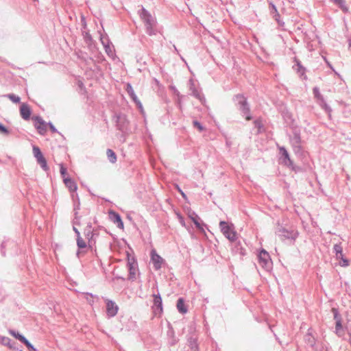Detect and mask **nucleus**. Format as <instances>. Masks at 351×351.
I'll list each match as a JSON object with an SVG mask.
<instances>
[{
  "label": "nucleus",
  "mask_w": 351,
  "mask_h": 351,
  "mask_svg": "<svg viewBox=\"0 0 351 351\" xmlns=\"http://www.w3.org/2000/svg\"><path fill=\"white\" fill-rule=\"evenodd\" d=\"M73 229L77 236V256H83L88 250L92 251L95 245V241L94 239V230L91 223L86 218L75 217Z\"/></svg>",
  "instance_id": "1"
},
{
  "label": "nucleus",
  "mask_w": 351,
  "mask_h": 351,
  "mask_svg": "<svg viewBox=\"0 0 351 351\" xmlns=\"http://www.w3.org/2000/svg\"><path fill=\"white\" fill-rule=\"evenodd\" d=\"M219 226L223 234L230 241H234L237 239V233L233 224L226 221H221Z\"/></svg>",
  "instance_id": "2"
},
{
  "label": "nucleus",
  "mask_w": 351,
  "mask_h": 351,
  "mask_svg": "<svg viewBox=\"0 0 351 351\" xmlns=\"http://www.w3.org/2000/svg\"><path fill=\"white\" fill-rule=\"evenodd\" d=\"M259 265L265 269L271 268L272 262L269 253L265 250H262L258 256Z\"/></svg>",
  "instance_id": "3"
},
{
  "label": "nucleus",
  "mask_w": 351,
  "mask_h": 351,
  "mask_svg": "<svg viewBox=\"0 0 351 351\" xmlns=\"http://www.w3.org/2000/svg\"><path fill=\"white\" fill-rule=\"evenodd\" d=\"M336 258L339 261V264L341 267H348L350 264L349 261L344 257L343 249L340 244H336L334 246Z\"/></svg>",
  "instance_id": "4"
},
{
  "label": "nucleus",
  "mask_w": 351,
  "mask_h": 351,
  "mask_svg": "<svg viewBox=\"0 0 351 351\" xmlns=\"http://www.w3.org/2000/svg\"><path fill=\"white\" fill-rule=\"evenodd\" d=\"M32 119L38 132L41 135L45 134L47 131V123L40 117H33Z\"/></svg>",
  "instance_id": "5"
},
{
  "label": "nucleus",
  "mask_w": 351,
  "mask_h": 351,
  "mask_svg": "<svg viewBox=\"0 0 351 351\" xmlns=\"http://www.w3.org/2000/svg\"><path fill=\"white\" fill-rule=\"evenodd\" d=\"M33 153L34 155V157L36 158V160L38 164L41 166V167L47 170V160L43 156L40 149L38 147L34 146L33 147Z\"/></svg>",
  "instance_id": "6"
},
{
  "label": "nucleus",
  "mask_w": 351,
  "mask_h": 351,
  "mask_svg": "<svg viewBox=\"0 0 351 351\" xmlns=\"http://www.w3.org/2000/svg\"><path fill=\"white\" fill-rule=\"evenodd\" d=\"M151 261L156 270L160 269L165 262L164 259L157 254L155 250L151 251Z\"/></svg>",
  "instance_id": "7"
},
{
  "label": "nucleus",
  "mask_w": 351,
  "mask_h": 351,
  "mask_svg": "<svg viewBox=\"0 0 351 351\" xmlns=\"http://www.w3.org/2000/svg\"><path fill=\"white\" fill-rule=\"evenodd\" d=\"M106 313L108 317H114L117 315L119 307L118 306L112 301L106 300Z\"/></svg>",
  "instance_id": "8"
},
{
  "label": "nucleus",
  "mask_w": 351,
  "mask_h": 351,
  "mask_svg": "<svg viewBox=\"0 0 351 351\" xmlns=\"http://www.w3.org/2000/svg\"><path fill=\"white\" fill-rule=\"evenodd\" d=\"M9 333L14 337V338L19 340L21 342L23 343L28 349L36 351L35 348L29 342V341L23 335H20L19 332L14 331V330H10Z\"/></svg>",
  "instance_id": "9"
},
{
  "label": "nucleus",
  "mask_w": 351,
  "mask_h": 351,
  "mask_svg": "<svg viewBox=\"0 0 351 351\" xmlns=\"http://www.w3.org/2000/svg\"><path fill=\"white\" fill-rule=\"evenodd\" d=\"M128 266L129 268V278L134 279L136 278V271H137V263L135 260L132 258H128Z\"/></svg>",
  "instance_id": "10"
},
{
  "label": "nucleus",
  "mask_w": 351,
  "mask_h": 351,
  "mask_svg": "<svg viewBox=\"0 0 351 351\" xmlns=\"http://www.w3.org/2000/svg\"><path fill=\"white\" fill-rule=\"evenodd\" d=\"M32 114L30 106L25 104H21L20 106V114L24 120H29Z\"/></svg>",
  "instance_id": "11"
},
{
  "label": "nucleus",
  "mask_w": 351,
  "mask_h": 351,
  "mask_svg": "<svg viewBox=\"0 0 351 351\" xmlns=\"http://www.w3.org/2000/svg\"><path fill=\"white\" fill-rule=\"evenodd\" d=\"M63 182L66 186V188H68L70 192L73 193L77 190V186L76 182L70 177L64 178V179H63Z\"/></svg>",
  "instance_id": "12"
},
{
  "label": "nucleus",
  "mask_w": 351,
  "mask_h": 351,
  "mask_svg": "<svg viewBox=\"0 0 351 351\" xmlns=\"http://www.w3.org/2000/svg\"><path fill=\"white\" fill-rule=\"evenodd\" d=\"M270 12L278 25H283L284 23L280 20V14L278 13L276 7L273 3H270Z\"/></svg>",
  "instance_id": "13"
},
{
  "label": "nucleus",
  "mask_w": 351,
  "mask_h": 351,
  "mask_svg": "<svg viewBox=\"0 0 351 351\" xmlns=\"http://www.w3.org/2000/svg\"><path fill=\"white\" fill-rule=\"evenodd\" d=\"M279 149H280L281 154L284 156L283 162L286 165H289V166L292 165L293 162H292L291 160L290 159L289 155L287 151L286 150V149L285 147H280Z\"/></svg>",
  "instance_id": "14"
},
{
  "label": "nucleus",
  "mask_w": 351,
  "mask_h": 351,
  "mask_svg": "<svg viewBox=\"0 0 351 351\" xmlns=\"http://www.w3.org/2000/svg\"><path fill=\"white\" fill-rule=\"evenodd\" d=\"M154 305L156 308L155 311H157L158 313L160 314L162 312V299L160 296L154 295Z\"/></svg>",
  "instance_id": "15"
},
{
  "label": "nucleus",
  "mask_w": 351,
  "mask_h": 351,
  "mask_svg": "<svg viewBox=\"0 0 351 351\" xmlns=\"http://www.w3.org/2000/svg\"><path fill=\"white\" fill-rule=\"evenodd\" d=\"M177 308L178 311L182 314H185L187 313V308L184 304V301L182 298H179L177 302Z\"/></svg>",
  "instance_id": "16"
},
{
  "label": "nucleus",
  "mask_w": 351,
  "mask_h": 351,
  "mask_svg": "<svg viewBox=\"0 0 351 351\" xmlns=\"http://www.w3.org/2000/svg\"><path fill=\"white\" fill-rule=\"evenodd\" d=\"M110 214L113 216L114 223H117L119 228H123V223L119 214L115 212H110Z\"/></svg>",
  "instance_id": "17"
},
{
  "label": "nucleus",
  "mask_w": 351,
  "mask_h": 351,
  "mask_svg": "<svg viewBox=\"0 0 351 351\" xmlns=\"http://www.w3.org/2000/svg\"><path fill=\"white\" fill-rule=\"evenodd\" d=\"M106 155L111 163H115L117 161V155L114 152L110 149H108L106 151Z\"/></svg>",
  "instance_id": "18"
},
{
  "label": "nucleus",
  "mask_w": 351,
  "mask_h": 351,
  "mask_svg": "<svg viewBox=\"0 0 351 351\" xmlns=\"http://www.w3.org/2000/svg\"><path fill=\"white\" fill-rule=\"evenodd\" d=\"M335 319L337 320V322H336V326H335V329H336L337 333H338L339 335H341V332L342 330V325H341V323L340 318L338 317V316H337V313H335Z\"/></svg>",
  "instance_id": "19"
},
{
  "label": "nucleus",
  "mask_w": 351,
  "mask_h": 351,
  "mask_svg": "<svg viewBox=\"0 0 351 351\" xmlns=\"http://www.w3.org/2000/svg\"><path fill=\"white\" fill-rule=\"evenodd\" d=\"M128 93H130L131 97L132 98V99L137 104V105L139 106V107L141 108V104L140 103V101L138 100L137 99V97L136 96V95L134 94L131 86L128 85Z\"/></svg>",
  "instance_id": "20"
},
{
  "label": "nucleus",
  "mask_w": 351,
  "mask_h": 351,
  "mask_svg": "<svg viewBox=\"0 0 351 351\" xmlns=\"http://www.w3.org/2000/svg\"><path fill=\"white\" fill-rule=\"evenodd\" d=\"M60 171L63 179H64V178H69V176H66V168L63 165V164H60Z\"/></svg>",
  "instance_id": "21"
},
{
  "label": "nucleus",
  "mask_w": 351,
  "mask_h": 351,
  "mask_svg": "<svg viewBox=\"0 0 351 351\" xmlns=\"http://www.w3.org/2000/svg\"><path fill=\"white\" fill-rule=\"evenodd\" d=\"M8 97L14 103H19L21 101L20 97L14 94L8 95Z\"/></svg>",
  "instance_id": "22"
},
{
  "label": "nucleus",
  "mask_w": 351,
  "mask_h": 351,
  "mask_svg": "<svg viewBox=\"0 0 351 351\" xmlns=\"http://www.w3.org/2000/svg\"><path fill=\"white\" fill-rule=\"evenodd\" d=\"M147 29L149 35L151 36L155 34L154 31L153 29L152 23L149 21H147Z\"/></svg>",
  "instance_id": "23"
},
{
  "label": "nucleus",
  "mask_w": 351,
  "mask_h": 351,
  "mask_svg": "<svg viewBox=\"0 0 351 351\" xmlns=\"http://www.w3.org/2000/svg\"><path fill=\"white\" fill-rule=\"evenodd\" d=\"M0 133L5 135L9 134L8 130L1 123H0Z\"/></svg>",
  "instance_id": "24"
},
{
  "label": "nucleus",
  "mask_w": 351,
  "mask_h": 351,
  "mask_svg": "<svg viewBox=\"0 0 351 351\" xmlns=\"http://www.w3.org/2000/svg\"><path fill=\"white\" fill-rule=\"evenodd\" d=\"M193 125L195 127H196L199 131H202L204 130L202 125L197 121H193Z\"/></svg>",
  "instance_id": "25"
},
{
  "label": "nucleus",
  "mask_w": 351,
  "mask_h": 351,
  "mask_svg": "<svg viewBox=\"0 0 351 351\" xmlns=\"http://www.w3.org/2000/svg\"><path fill=\"white\" fill-rule=\"evenodd\" d=\"M191 219L193 221V223L195 224L197 228H202L200 223H199L197 219H196L195 217H191Z\"/></svg>",
  "instance_id": "26"
},
{
  "label": "nucleus",
  "mask_w": 351,
  "mask_h": 351,
  "mask_svg": "<svg viewBox=\"0 0 351 351\" xmlns=\"http://www.w3.org/2000/svg\"><path fill=\"white\" fill-rule=\"evenodd\" d=\"M176 189L178 190V191L180 193V194L182 195V196L184 198V199H186V194L180 189V187L176 185Z\"/></svg>",
  "instance_id": "27"
},
{
  "label": "nucleus",
  "mask_w": 351,
  "mask_h": 351,
  "mask_svg": "<svg viewBox=\"0 0 351 351\" xmlns=\"http://www.w3.org/2000/svg\"><path fill=\"white\" fill-rule=\"evenodd\" d=\"M335 3L338 4L339 5L341 6L343 3V0H332Z\"/></svg>",
  "instance_id": "28"
},
{
  "label": "nucleus",
  "mask_w": 351,
  "mask_h": 351,
  "mask_svg": "<svg viewBox=\"0 0 351 351\" xmlns=\"http://www.w3.org/2000/svg\"><path fill=\"white\" fill-rule=\"evenodd\" d=\"M49 128L51 129V130L53 132H56V129L55 128V127L52 125V124H49Z\"/></svg>",
  "instance_id": "29"
},
{
  "label": "nucleus",
  "mask_w": 351,
  "mask_h": 351,
  "mask_svg": "<svg viewBox=\"0 0 351 351\" xmlns=\"http://www.w3.org/2000/svg\"><path fill=\"white\" fill-rule=\"evenodd\" d=\"M240 103L242 104V106H243V110H245V109L246 108H245V106H246V104H247L246 101H245V100H243V101H241Z\"/></svg>",
  "instance_id": "30"
},
{
  "label": "nucleus",
  "mask_w": 351,
  "mask_h": 351,
  "mask_svg": "<svg viewBox=\"0 0 351 351\" xmlns=\"http://www.w3.org/2000/svg\"><path fill=\"white\" fill-rule=\"evenodd\" d=\"M246 119H247V120H250V119H251V117H247Z\"/></svg>",
  "instance_id": "31"
}]
</instances>
